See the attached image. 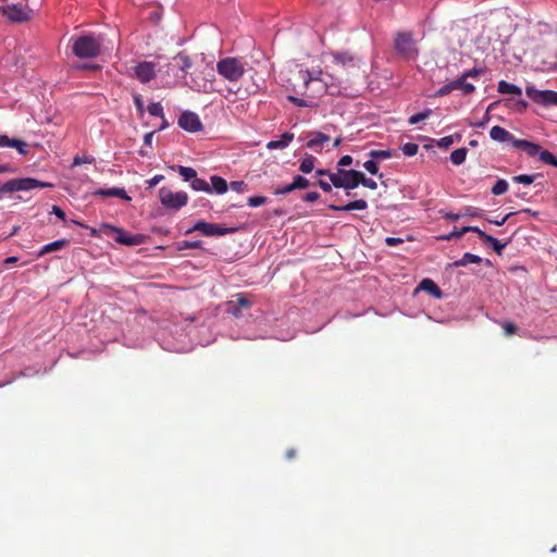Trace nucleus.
<instances>
[{
    "label": "nucleus",
    "mask_w": 557,
    "mask_h": 557,
    "mask_svg": "<svg viewBox=\"0 0 557 557\" xmlns=\"http://www.w3.org/2000/svg\"><path fill=\"white\" fill-rule=\"evenodd\" d=\"M265 202H267V198L263 196L249 197L247 200L248 206L252 207V208L260 207V206L264 205Z\"/></svg>",
    "instance_id": "obj_44"
},
{
    "label": "nucleus",
    "mask_w": 557,
    "mask_h": 557,
    "mask_svg": "<svg viewBox=\"0 0 557 557\" xmlns=\"http://www.w3.org/2000/svg\"><path fill=\"white\" fill-rule=\"evenodd\" d=\"M315 158L311 154L306 153L300 161L299 170L302 173H310L314 169Z\"/></svg>",
    "instance_id": "obj_29"
},
{
    "label": "nucleus",
    "mask_w": 557,
    "mask_h": 557,
    "mask_svg": "<svg viewBox=\"0 0 557 557\" xmlns=\"http://www.w3.org/2000/svg\"><path fill=\"white\" fill-rule=\"evenodd\" d=\"M419 288L433 295L435 298L442 297V292L438 286L430 278H424L420 282Z\"/></svg>",
    "instance_id": "obj_23"
},
{
    "label": "nucleus",
    "mask_w": 557,
    "mask_h": 557,
    "mask_svg": "<svg viewBox=\"0 0 557 557\" xmlns=\"http://www.w3.org/2000/svg\"><path fill=\"white\" fill-rule=\"evenodd\" d=\"M0 147L14 148L22 156H25L28 152V145L24 140L17 138H9L7 135H0Z\"/></svg>",
    "instance_id": "obj_15"
},
{
    "label": "nucleus",
    "mask_w": 557,
    "mask_h": 557,
    "mask_svg": "<svg viewBox=\"0 0 557 557\" xmlns=\"http://www.w3.org/2000/svg\"><path fill=\"white\" fill-rule=\"evenodd\" d=\"M293 139H294V134L289 133V132H286V133H284L281 136L280 139L269 141L267 144V149H269V150H275V149L283 150L286 147H288V145L293 141Z\"/></svg>",
    "instance_id": "obj_20"
},
{
    "label": "nucleus",
    "mask_w": 557,
    "mask_h": 557,
    "mask_svg": "<svg viewBox=\"0 0 557 557\" xmlns=\"http://www.w3.org/2000/svg\"><path fill=\"white\" fill-rule=\"evenodd\" d=\"M294 190H295L294 185H293V183H290V184H287V185H285L283 187L276 188L274 190V194L275 195H285V194L292 193Z\"/></svg>",
    "instance_id": "obj_54"
},
{
    "label": "nucleus",
    "mask_w": 557,
    "mask_h": 557,
    "mask_svg": "<svg viewBox=\"0 0 557 557\" xmlns=\"http://www.w3.org/2000/svg\"><path fill=\"white\" fill-rule=\"evenodd\" d=\"M482 261V258L478 255L466 252L460 259L456 260L451 265L459 268V267H466L470 263H480Z\"/></svg>",
    "instance_id": "obj_26"
},
{
    "label": "nucleus",
    "mask_w": 557,
    "mask_h": 557,
    "mask_svg": "<svg viewBox=\"0 0 557 557\" xmlns=\"http://www.w3.org/2000/svg\"><path fill=\"white\" fill-rule=\"evenodd\" d=\"M247 63L239 58L226 57L218 61L216 72L230 83H237L246 72Z\"/></svg>",
    "instance_id": "obj_2"
},
{
    "label": "nucleus",
    "mask_w": 557,
    "mask_h": 557,
    "mask_svg": "<svg viewBox=\"0 0 557 557\" xmlns=\"http://www.w3.org/2000/svg\"><path fill=\"white\" fill-rule=\"evenodd\" d=\"M71 41L73 53L79 59L95 58L100 53L101 42L98 37L84 35Z\"/></svg>",
    "instance_id": "obj_3"
},
{
    "label": "nucleus",
    "mask_w": 557,
    "mask_h": 557,
    "mask_svg": "<svg viewBox=\"0 0 557 557\" xmlns=\"http://www.w3.org/2000/svg\"><path fill=\"white\" fill-rule=\"evenodd\" d=\"M163 178H164L163 175L157 174L153 177H151L150 180H148L147 184L149 187H153V186L158 185Z\"/></svg>",
    "instance_id": "obj_59"
},
{
    "label": "nucleus",
    "mask_w": 557,
    "mask_h": 557,
    "mask_svg": "<svg viewBox=\"0 0 557 557\" xmlns=\"http://www.w3.org/2000/svg\"><path fill=\"white\" fill-rule=\"evenodd\" d=\"M396 51L407 60H416L418 57L417 44L412 34L408 32L398 33L394 40Z\"/></svg>",
    "instance_id": "obj_7"
},
{
    "label": "nucleus",
    "mask_w": 557,
    "mask_h": 557,
    "mask_svg": "<svg viewBox=\"0 0 557 557\" xmlns=\"http://www.w3.org/2000/svg\"><path fill=\"white\" fill-rule=\"evenodd\" d=\"M249 306V300L240 296L237 299V305H231L230 311L234 314V317L242 318L245 315L244 311L248 309Z\"/></svg>",
    "instance_id": "obj_22"
},
{
    "label": "nucleus",
    "mask_w": 557,
    "mask_h": 557,
    "mask_svg": "<svg viewBox=\"0 0 557 557\" xmlns=\"http://www.w3.org/2000/svg\"><path fill=\"white\" fill-rule=\"evenodd\" d=\"M525 95L535 103L543 106H557V91L540 90L535 86L530 85L525 88Z\"/></svg>",
    "instance_id": "obj_10"
},
{
    "label": "nucleus",
    "mask_w": 557,
    "mask_h": 557,
    "mask_svg": "<svg viewBox=\"0 0 557 557\" xmlns=\"http://www.w3.org/2000/svg\"><path fill=\"white\" fill-rule=\"evenodd\" d=\"M161 205L172 211H177L188 202V195L185 191H173L169 187H161L158 193Z\"/></svg>",
    "instance_id": "obj_5"
},
{
    "label": "nucleus",
    "mask_w": 557,
    "mask_h": 557,
    "mask_svg": "<svg viewBox=\"0 0 557 557\" xmlns=\"http://www.w3.org/2000/svg\"><path fill=\"white\" fill-rule=\"evenodd\" d=\"M432 113V110L428 109V110H424L422 112H419L417 114H413L409 117V124L413 125V124H417L425 119H428Z\"/></svg>",
    "instance_id": "obj_40"
},
{
    "label": "nucleus",
    "mask_w": 557,
    "mask_h": 557,
    "mask_svg": "<svg viewBox=\"0 0 557 557\" xmlns=\"http://www.w3.org/2000/svg\"><path fill=\"white\" fill-rule=\"evenodd\" d=\"M485 237V242L484 243H487L492 246V248L494 249L495 252H497L498 255H500L504 250V248L506 247V243H500L497 238L491 236V235H484Z\"/></svg>",
    "instance_id": "obj_34"
},
{
    "label": "nucleus",
    "mask_w": 557,
    "mask_h": 557,
    "mask_svg": "<svg viewBox=\"0 0 557 557\" xmlns=\"http://www.w3.org/2000/svg\"><path fill=\"white\" fill-rule=\"evenodd\" d=\"M351 163H352V158H351L350 156L346 154V156H343V157L339 159V161H338L337 165H338V166H348V165H350Z\"/></svg>",
    "instance_id": "obj_60"
},
{
    "label": "nucleus",
    "mask_w": 557,
    "mask_h": 557,
    "mask_svg": "<svg viewBox=\"0 0 557 557\" xmlns=\"http://www.w3.org/2000/svg\"><path fill=\"white\" fill-rule=\"evenodd\" d=\"M292 183L294 185L295 190L296 189H306L310 184L309 181L301 175H296Z\"/></svg>",
    "instance_id": "obj_42"
},
{
    "label": "nucleus",
    "mask_w": 557,
    "mask_h": 557,
    "mask_svg": "<svg viewBox=\"0 0 557 557\" xmlns=\"http://www.w3.org/2000/svg\"><path fill=\"white\" fill-rule=\"evenodd\" d=\"M230 187L232 190H234L236 193L247 191V185L243 181L231 182Z\"/></svg>",
    "instance_id": "obj_50"
},
{
    "label": "nucleus",
    "mask_w": 557,
    "mask_h": 557,
    "mask_svg": "<svg viewBox=\"0 0 557 557\" xmlns=\"http://www.w3.org/2000/svg\"><path fill=\"white\" fill-rule=\"evenodd\" d=\"M463 234H465V233H461V230H460V231H457V230L455 228L453 232H450V233H449V234H447V235L442 236L441 238H442V239H445V240H451V239H454V238H459V237H461Z\"/></svg>",
    "instance_id": "obj_57"
},
{
    "label": "nucleus",
    "mask_w": 557,
    "mask_h": 557,
    "mask_svg": "<svg viewBox=\"0 0 557 557\" xmlns=\"http://www.w3.org/2000/svg\"><path fill=\"white\" fill-rule=\"evenodd\" d=\"M342 171L343 169H338L336 173L329 174L332 185L336 188H344L345 185L343 182Z\"/></svg>",
    "instance_id": "obj_38"
},
{
    "label": "nucleus",
    "mask_w": 557,
    "mask_h": 557,
    "mask_svg": "<svg viewBox=\"0 0 557 557\" xmlns=\"http://www.w3.org/2000/svg\"><path fill=\"white\" fill-rule=\"evenodd\" d=\"M53 184L41 182L33 177L13 178L5 182L1 189L3 194H11L15 191H29L36 188H51Z\"/></svg>",
    "instance_id": "obj_4"
},
{
    "label": "nucleus",
    "mask_w": 557,
    "mask_h": 557,
    "mask_svg": "<svg viewBox=\"0 0 557 557\" xmlns=\"http://www.w3.org/2000/svg\"><path fill=\"white\" fill-rule=\"evenodd\" d=\"M468 232L476 233L479 238L482 239L483 242H485L484 235H487V234L485 232H483L482 230H480L478 226H465L461 228V233H468Z\"/></svg>",
    "instance_id": "obj_49"
},
{
    "label": "nucleus",
    "mask_w": 557,
    "mask_h": 557,
    "mask_svg": "<svg viewBox=\"0 0 557 557\" xmlns=\"http://www.w3.org/2000/svg\"><path fill=\"white\" fill-rule=\"evenodd\" d=\"M451 83L455 90L460 89L465 95H470L475 90L474 85L467 83V78L463 75L453 81Z\"/></svg>",
    "instance_id": "obj_24"
},
{
    "label": "nucleus",
    "mask_w": 557,
    "mask_h": 557,
    "mask_svg": "<svg viewBox=\"0 0 557 557\" xmlns=\"http://www.w3.org/2000/svg\"><path fill=\"white\" fill-rule=\"evenodd\" d=\"M134 103H135V107H136L139 115H143L145 112V106H144V100L140 95L134 96Z\"/></svg>",
    "instance_id": "obj_53"
},
{
    "label": "nucleus",
    "mask_w": 557,
    "mask_h": 557,
    "mask_svg": "<svg viewBox=\"0 0 557 557\" xmlns=\"http://www.w3.org/2000/svg\"><path fill=\"white\" fill-rule=\"evenodd\" d=\"M419 150V146L414 143H406L405 145H403L401 147V151L405 156L407 157H413L417 154Z\"/></svg>",
    "instance_id": "obj_41"
},
{
    "label": "nucleus",
    "mask_w": 557,
    "mask_h": 557,
    "mask_svg": "<svg viewBox=\"0 0 557 557\" xmlns=\"http://www.w3.org/2000/svg\"><path fill=\"white\" fill-rule=\"evenodd\" d=\"M100 194L104 195V196L120 197V198H123V199H126V200L131 199L126 195V191L123 188H110V189H107V190H101Z\"/></svg>",
    "instance_id": "obj_36"
},
{
    "label": "nucleus",
    "mask_w": 557,
    "mask_h": 557,
    "mask_svg": "<svg viewBox=\"0 0 557 557\" xmlns=\"http://www.w3.org/2000/svg\"><path fill=\"white\" fill-rule=\"evenodd\" d=\"M324 59L345 70L357 67L360 63L356 55L347 51L325 53Z\"/></svg>",
    "instance_id": "obj_11"
},
{
    "label": "nucleus",
    "mask_w": 557,
    "mask_h": 557,
    "mask_svg": "<svg viewBox=\"0 0 557 557\" xmlns=\"http://www.w3.org/2000/svg\"><path fill=\"white\" fill-rule=\"evenodd\" d=\"M513 182L524 185H530L534 182L535 175H529V174H521L513 176Z\"/></svg>",
    "instance_id": "obj_43"
},
{
    "label": "nucleus",
    "mask_w": 557,
    "mask_h": 557,
    "mask_svg": "<svg viewBox=\"0 0 557 557\" xmlns=\"http://www.w3.org/2000/svg\"><path fill=\"white\" fill-rule=\"evenodd\" d=\"M363 168L371 174L376 175L379 173V165L374 160H368L363 163Z\"/></svg>",
    "instance_id": "obj_47"
},
{
    "label": "nucleus",
    "mask_w": 557,
    "mask_h": 557,
    "mask_svg": "<svg viewBox=\"0 0 557 557\" xmlns=\"http://www.w3.org/2000/svg\"><path fill=\"white\" fill-rule=\"evenodd\" d=\"M511 146L516 149L524 151L530 157L537 156V152L540 151V146L537 144L524 140V139H518L512 136V139L510 141Z\"/></svg>",
    "instance_id": "obj_16"
},
{
    "label": "nucleus",
    "mask_w": 557,
    "mask_h": 557,
    "mask_svg": "<svg viewBox=\"0 0 557 557\" xmlns=\"http://www.w3.org/2000/svg\"><path fill=\"white\" fill-rule=\"evenodd\" d=\"M177 172L182 176V178L186 182H188V181L191 182L193 178H195V176H197L196 170L193 168H189V166L178 165Z\"/></svg>",
    "instance_id": "obj_33"
},
{
    "label": "nucleus",
    "mask_w": 557,
    "mask_h": 557,
    "mask_svg": "<svg viewBox=\"0 0 557 557\" xmlns=\"http://www.w3.org/2000/svg\"><path fill=\"white\" fill-rule=\"evenodd\" d=\"M22 0H9L3 3L0 12L12 22H24L30 18L32 11Z\"/></svg>",
    "instance_id": "obj_6"
},
{
    "label": "nucleus",
    "mask_w": 557,
    "mask_h": 557,
    "mask_svg": "<svg viewBox=\"0 0 557 557\" xmlns=\"http://www.w3.org/2000/svg\"><path fill=\"white\" fill-rule=\"evenodd\" d=\"M159 67L161 71L160 63H154L151 61H141L134 66V76L143 84L149 83L151 79L156 77V71Z\"/></svg>",
    "instance_id": "obj_12"
},
{
    "label": "nucleus",
    "mask_w": 557,
    "mask_h": 557,
    "mask_svg": "<svg viewBox=\"0 0 557 557\" xmlns=\"http://www.w3.org/2000/svg\"><path fill=\"white\" fill-rule=\"evenodd\" d=\"M147 110L150 115L164 119L163 107L160 102L150 103Z\"/></svg>",
    "instance_id": "obj_37"
},
{
    "label": "nucleus",
    "mask_w": 557,
    "mask_h": 557,
    "mask_svg": "<svg viewBox=\"0 0 557 557\" xmlns=\"http://www.w3.org/2000/svg\"><path fill=\"white\" fill-rule=\"evenodd\" d=\"M537 156L542 162L557 168V158L552 152H549L547 150H543L540 147V151L537 152Z\"/></svg>",
    "instance_id": "obj_32"
},
{
    "label": "nucleus",
    "mask_w": 557,
    "mask_h": 557,
    "mask_svg": "<svg viewBox=\"0 0 557 557\" xmlns=\"http://www.w3.org/2000/svg\"><path fill=\"white\" fill-rule=\"evenodd\" d=\"M344 188L354 189L360 184L361 172L356 170H343L342 171Z\"/></svg>",
    "instance_id": "obj_18"
},
{
    "label": "nucleus",
    "mask_w": 557,
    "mask_h": 557,
    "mask_svg": "<svg viewBox=\"0 0 557 557\" xmlns=\"http://www.w3.org/2000/svg\"><path fill=\"white\" fill-rule=\"evenodd\" d=\"M454 143H455V136L454 135H449V136H445V137L441 138L437 141V146L441 147V148H448Z\"/></svg>",
    "instance_id": "obj_51"
},
{
    "label": "nucleus",
    "mask_w": 557,
    "mask_h": 557,
    "mask_svg": "<svg viewBox=\"0 0 557 557\" xmlns=\"http://www.w3.org/2000/svg\"><path fill=\"white\" fill-rule=\"evenodd\" d=\"M178 72V69L177 66H170V63L166 64V71H165V76H166V81H174V74Z\"/></svg>",
    "instance_id": "obj_55"
},
{
    "label": "nucleus",
    "mask_w": 557,
    "mask_h": 557,
    "mask_svg": "<svg viewBox=\"0 0 557 557\" xmlns=\"http://www.w3.org/2000/svg\"><path fill=\"white\" fill-rule=\"evenodd\" d=\"M404 240L399 237H386L385 243L389 247H395L399 244H401Z\"/></svg>",
    "instance_id": "obj_58"
},
{
    "label": "nucleus",
    "mask_w": 557,
    "mask_h": 557,
    "mask_svg": "<svg viewBox=\"0 0 557 557\" xmlns=\"http://www.w3.org/2000/svg\"><path fill=\"white\" fill-rule=\"evenodd\" d=\"M94 161H95V158L90 157V156H84V157L76 156L73 159L72 166H78L83 163H92Z\"/></svg>",
    "instance_id": "obj_45"
},
{
    "label": "nucleus",
    "mask_w": 557,
    "mask_h": 557,
    "mask_svg": "<svg viewBox=\"0 0 557 557\" xmlns=\"http://www.w3.org/2000/svg\"><path fill=\"white\" fill-rule=\"evenodd\" d=\"M298 75L304 88L311 90L312 97H319L325 92L334 95L338 91V87L329 82L332 76L323 73L320 69L300 70Z\"/></svg>",
    "instance_id": "obj_1"
},
{
    "label": "nucleus",
    "mask_w": 557,
    "mask_h": 557,
    "mask_svg": "<svg viewBox=\"0 0 557 557\" xmlns=\"http://www.w3.org/2000/svg\"><path fill=\"white\" fill-rule=\"evenodd\" d=\"M170 66H177L178 72L174 74V81H166L164 84L166 86H174L177 83L186 79V75L189 69L193 66V61L188 55L180 52L172 59Z\"/></svg>",
    "instance_id": "obj_9"
},
{
    "label": "nucleus",
    "mask_w": 557,
    "mask_h": 557,
    "mask_svg": "<svg viewBox=\"0 0 557 557\" xmlns=\"http://www.w3.org/2000/svg\"><path fill=\"white\" fill-rule=\"evenodd\" d=\"M288 100L298 107H311L312 106V101L297 98L295 96H288Z\"/></svg>",
    "instance_id": "obj_52"
},
{
    "label": "nucleus",
    "mask_w": 557,
    "mask_h": 557,
    "mask_svg": "<svg viewBox=\"0 0 557 557\" xmlns=\"http://www.w3.org/2000/svg\"><path fill=\"white\" fill-rule=\"evenodd\" d=\"M55 216H58L59 219L61 220H64L65 219V213L64 211L58 207V206H53L52 207V211H51Z\"/></svg>",
    "instance_id": "obj_63"
},
{
    "label": "nucleus",
    "mask_w": 557,
    "mask_h": 557,
    "mask_svg": "<svg viewBox=\"0 0 557 557\" xmlns=\"http://www.w3.org/2000/svg\"><path fill=\"white\" fill-rule=\"evenodd\" d=\"M454 89V85L453 83H447L445 85H443L436 92H435V97H444L448 94H450Z\"/></svg>",
    "instance_id": "obj_46"
},
{
    "label": "nucleus",
    "mask_w": 557,
    "mask_h": 557,
    "mask_svg": "<svg viewBox=\"0 0 557 557\" xmlns=\"http://www.w3.org/2000/svg\"><path fill=\"white\" fill-rule=\"evenodd\" d=\"M497 90L500 94H507V95H516L521 96L522 90L517 85H513L511 83H508L506 81H500L497 86Z\"/></svg>",
    "instance_id": "obj_25"
},
{
    "label": "nucleus",
    "mask_w": 557,
    "mask_h": 557,
    "mask_svg": "<svg viewBox=\"0 0 557 557\" xmlns=\"http://www.w3.org/2000/svg\"><path fill=\"white\" fill-rule=\"evenodd\" d=\"M467 153V148H458L450 153V161L455 165H460L466 161Z\"/></svg>",
    "instance_id": "obj_31"
},
{
    "label": "nucleus",
    "mask_w": 557,
    "mask_h": 557,
    "mask_svg": "<svg viewBox=\"0 0 557 557\" xmlns=\"http://www.w3.org/2000/svg\"><path fill=\"white\" fill-rule=\"evenodd\" d=\"M101 231L106 236H114L116 243L125 246H137L143 243L141 235L129 234L123 228L110 224H101Z\"/></svg>",
    "instance_id": "obj_8"
},
{
    "label": "nucleus",
    "mask_w": 557,
    "mask_h": 557,
    "mask_svg": "<svg viewBox=\"0 0 557 557\" xmlns=\"http://www.w3.org/2000/svg\"><path fill=\"white\" fill-rule=\"evenodd\" d=\"M369 157L374 161H382L393 157V152L391 150H371Z\"/></svg>",
    "instance_id": "obj_35"
},
{
    "label": "nucleus",
    "mask_w": 557,
    "mask_h": 557,
    "mask_svg": "<svg viewBox=\"0 0 557 557\" xmlns=\"http://www.w3.org/2000/svg\"><path fill=\"white\" fill-rule=\"evenodd\" d=\"M201 246H202V243L200 240H195V242L185 240V242H182L181 249H185V248H201Z\"/></svg>",
    "instance_id": "obj_56"
},
{
    "label": "nucleus",
    "mask_w": 557,
    "mask_h": 557,
    "mask_svg": "<svg viewBox=\"0 0 557 557\" xmlns=\"http://www.w3.org/2000/svg\"><path fill=\"white\" fill-rule=\"evenodd\" d=\"M503 329H504L506 335H511L516 331V325L507 322L504 324Z\"/></svg>",
    "instance_id": "obj_64"
},
{
    "label": "nucleus",
    "mask_w": 557,
    "mask_h": 557,
    "mask_svg": "<svg viewBox=\"0 0 557 557\" xmlns=\"http://www.w3.org/2000/svg\"><path fill=\"white\" fill-rule=\"evenodd\" d=\"M194 231H199L205 236H224L234 232V228L223 227L219 224L209 223L206 221H198L191 228L186 232V234H189Z\"/></svg>",
    "instance_id": "obj_13"
},
{
    "label": "nucleus",
    "mask_w": 557,
    "mask_h": 557,
    "mask_svg": "<svg viewBox=\"0 0 557 557\" xmlns=\"http://www.w3.org/2000/svg\"><path fill=\"white\" fill-rule=\"evenodd\" d=\"M66 245H67V240L66 239L54 240L52 243H49V244L45 245L40 249L38 256L40 257V256H44V255L49 253V252L59 251L62 248H64Z\"/></svg>",
    "instance_id": "obj_27"
},
{
    "label": "nucleus",
    "mask_w": 557,
    "mask_h": 557,
    "mask_svg": "<svg viewBox=\"0 0 557 557\" xmlns=\"http://www.w3.org/2000/svg\"><path fill=\"white\" fill-rule=\"evenodd\" d=\"M490 136L498 143H510L513 135L504 127L496 125L491 128Z\"/></svg>",
    "instance_id": "obj_21"
},
{
    "label": "nucleus",
    "mask_w": 557,
    "mask_h": 557,
    "mask_svg": "<svg viewBox=\"0 0 557 557\" xmlns=\"http://www.w3.org/2000/svg\"><path fill=\"white\" fill-rule=\"evenodd\" d=\"M320 195L317 191H311L305 195L304 200L307 202H314L319 199Z\"/></svg>",
    "instance_id": "obj_61"
},
{
    "label": "nucleus",
    "mask_w": 557,
    "mask_h": 557,
    "mask_svg": "<svg viewBox=\"0 0 557 557\" xmlns=\"http://www.w3.org/2000/svg\"><path fill=\"white\" fill-rule=\"evenodd\" d=\"M360 184L367 188H370V189H376L377 188V184L374 180L372 178H368L364 176V174L361 172V176H360Z\"/></svg>",
    "instance_id": "obj_48"
},
{
    "label": "nucleus",
    "mask_w": 557,
    "mask_h": 557,
    "mask_svg": "<svg viewBox=\"0 0 557 557\" xmlns=\"http://www.w3.org/2000/svg\"><path fill=\"white\" fill-rule=\"evenodd\" d=\"M507 190H508V183H507V181H505L503 178L498 180L492 188L493 195H496V196L503 195Z\"/></svg>",
    "instance_id": "obj_39"
},
{
    "label": "nucleus",
    "mask_w": 557,
    "mask_h": 557,
    "mask_svg": "<svg viewBox=\"0 0 557 557\" xmlns=\"http://www.w3.org/2000/svg\"><path fill=\"white\" fill-rule=\"evenodd\" d=\"M329 208L334 211H351V210H366L368 208V202L363 199H358L355 201H350L344 206L330 205Z\"/></svg>",
    "instance_id": "obj_19"
},
{
    "label": "nucleus",
    "mask_w": 557,
    "mask_h": 557,
    "mask_svg": "<svg viewBox=\"0 0 557 557\" xmlns=\"http://www.w3.org/2000/svg\"><path fill=\"white\" fill-rule=\"evenodd\" d=\"M178 125L190 133L198 132L202 127L199 116L190 111H185L180 115Z\"/></svg>",
    "instance_id": "obj_14"
},
{
    "label": "nucleus",
    "mask_w": 557,
    "mask_h": 557,
    "mask_svg": "<svg viewBox=\"0 0 557 557\" xmlns=\"http://www.w3.org/2000/svg\"><path fill=\"white\" fill-rule=\"evenodd\" d=\"M308 136L309 140L307 141L306 146L315 152L321 151L322 145L330 140V136L321 132H312L309 133Z\"/></svg>",
    "instance_id": "obj_17"
},
{
    "label": "nucleus",
    "mask_w": 557,
    "mask_h": 557,
    "mask_svg": "<svg viewBox=\"0 0 557 557\" xmlns=\"http://www.w3.org/2000/svg\"><path fill=\"white\" fill-rule=\"evenodd\" d=\"M190 186L196 191H203L208 194L212 193V188L210 187L208 182L202 178H198L197 176L193 178V181L190 182Z\"/></svg>",
    "instance_id": "obj_30"
},
{
    "label": "nucleus",
    "mask_w": 557,
    "mask_h": 557,
    "mask_svg": "<svg viewBox=\"0 0 557 557\" xmlns=\"http://www.w3.org/2000/svg\"><path fill=\"white\" fill-rule=\"evenodd\" d=\"M156 132L157 131L149 132V133L145 134V136H144V144L146 146H148L149 148H151V146H152V139H153Z\"/></svg>",
    "instance_id": "obj_62"
},
{
    "label": "nucleus",
    "mask_w": 557,
    "mask_h": 557,
    "mask_svg": "<svg viewBox=\"0 0 557 557\" xmlns=\"http://www.w3.org/2000/svg\"><path fill=\"white\" fill-rule=\"evenodd\" d=\"M211 188L212 191H215L219 195H223L227 191V183L226 181L218 175L211 176Z\"/></svg>",
    "instance_id": "obj_28"
}]
</instances>
